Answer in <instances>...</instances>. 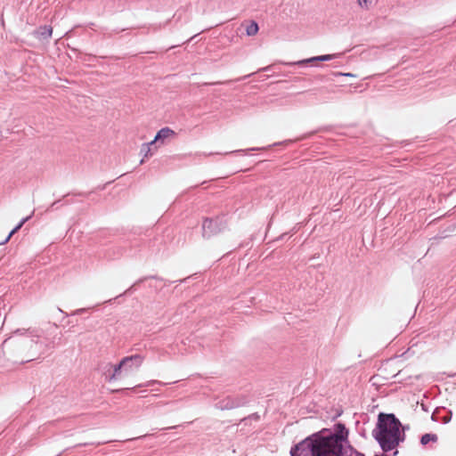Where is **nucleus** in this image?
<instances>
[{"label": "nucleus", "mask_w": 456, "mask_h": 456, "mask_svg": "<svg viewBox=\"0 0 456 456\" xmlns=\"http://www.w3.org/2000/svg\"><path fill=\"white\" fill-rule=\"evenodd\" d=\"M348 430L344 424L335 426L334 433L314 434L304 439L290 450L291 456H342Z\"/></svg>", "instance_id": "obj_1"}, {"label": "nucleus", "mask_w": 456, "mask_h": 456, "mask_svg": "<svg viewBox=\"0 0 456 456\" xmlns=\"http://www.w3.org/2000/svg\"><path fill=\"white\" fill-rule=\"evenodd\" d=\"M401 423L393 414L379 415L378 432L375 436L385 452L395 449L400 441Z\"/></svg>", "instance_id": "obj_2"}, {"label": "nucleus", "mask_w": 456, "mask_h": 456, "mask_svg": "<svg viewBox=\"0 0 456 456\" xmlns=\"http://www.w3.org/2000/svg\"><path fill=\"white\" fill-rule=\"evenodd\" d=\"M143 362L140 354L124 357L118 364H108L104 371L105 379L109 382L131 376Z\"/></svg>", "instance_id": "obj_3"}, {"label": "nucleus", "mask_w": 456, "mask_h": 456, "mask_svg": "<svg viewBox=\"0 0 456 456\" xmlns=\"http://www.w3.org/2000/svg\"><path fill=\"white\" fill-rule=\"evenodd\" d=\"M226 227V221L224 216L205 217L202 220V236L209 239L220 233Z\"/></svg>", "instance_id": "obj_4"}, {"label": "nucleus", "mask_w": 456, "mask_h": 456, "mask_svg": "<svg viewBox=\"0 0 456 456\" xmlns=\"http://www.w3.org/2000/svg\"><path fill=\"white\" fill-rule=\"evenodd\" d=\"M175 132L174 130H172V129H171V128H169V127H164V128L160 129V130L157 133V134H156V136H155L154 140H153V141H151V142H150V144H154V143H155L156 142H158V141H163V140H165V139H167V138L173 137V136H175Z\"/></svg>", "instance_id": "obj_5"}, {"label": "nucleus", "mask_w": 456, "mask_h": 456, "mask_svg": "<svg viewBox=\"0 0 456 456\" xmlns=\"http://www.w3.org/2000/svg\"><path fill=\"white\" fill-rule=\"evenodd\" d=\"M259 30L258 25L256 21H250L246 27V33L248 36L252 37L257 34Z\"/></svg>", "instance_id": "obj_6"}, {"label": "nucleus", "mask_w": 456, "mask_h": 456, "mask_svg": "<svg viewBox=\"0 0 456 456\" xmlns=\"http://www.w3.org/2000/svg\"><path fill=\"white\" fill-rule=\"evenodd\" d=\"M336 56H337L336 54L321 55V56L310 58V59L305 60V61H299L298 64H302V63L309 62V61H330V60H332L333 58H335Z\"/></svg>", "instance_id": "obj_7"}, {"label": "nucleus", "mask_w": 456, "mask_h": 456, "mask_svg": "<svg viewBox=\"0 0 456 456\" xmlns=\"http://www.w3.org/2000/svg\"><path fill=\"white\" fill-rule=\"evenodd\" d=\"M438 437L436 434H425L421 436L420 443L422 445H426L430 442L436 443Z\"/></svg>", "instance_id": "obj_8"}, {"label": "nucleus", "mask_w": 456, "mask_h": 456, "mask_svg": "<svg viewBox=\"0 0 456 456\" xmlns=\"http://www.w3.org/2000/svg\"><path fill=\"white\" fill-rule=\"evenodd\" d=\"M38 33H39L40 37H42L44 38L50 37L53 33V28L50 26L40 27L38 28Z\"/></svg>", "instance_id": "obj_9"}, {"label": "nucleus", "mask_w": 456, "mask_h": 456, "mask_svg": "<svg viewBox=\"0 0 456 456\" xmlns=\"http://www.w3.org/2000/svg\"><path fill=\"white\" fill-rule=\"evenodd\" d=\"M29 219V216L23 218L18 225H15V228L9 233L7 238L4 240L3 243H6L9 241V240L12 238V236L16 233L22 226L23 224Z\"/></svg>", "instance_id": "obj_10"}, {"label": "nucleus", "mask_w": 456, "mask_h": 456, "mask_svg": "<svg viewBox=\"0 0 456 456\" xmlns=\"http://www.w3.org/2000/svg\"><path fill=\"white\" fill-rule=\"evenodd\" d=\"M357 3L361 8L363 9H369L370 7V1L369 0H357Z\"/></svg>", "instance_id": "obj_11"}, {"label": "nucleus", "mask_w": 456, "mask_h": 456, "mask_svg": "<svg viewBox=\"0 0 456 456\" xmlns=\"http://www.w3.org/2000/svg\"><path fill=\"white\" fill-rule=\"evenodd\" d=\"M151 145V144H150V142L147 143V144H143L142 145V149L145 150V151H146L145 156H148V154L150 153V151H151V148H150Z\"/></svg>", "instance_id": "obj_12"}, {"label": "nucleus", "mask_w": 456, "mask_h": 456, "mask_svg": "<svg viewBox=\"0 0 456 456\" xmlns=\"http://www.w3.org/2000/svg\"><path fill=\"white\" fill-rule=\"evenodd\" d=\"M336 76H345V77H354L352 73H343V72H337L335 73Z\"/></svg>", "instance_id": "obj_13"}, {"label": "nucleus", "mask_w": 456, "mask_h": 456, "mask_svg": "<svg viewBox=\"0 0 456 456\" xmlns=\"http://www.w3.org/2000/svg\"><path fill=\"white\" fill-rule=\"evenodd\" d=\"M4 134L2 132V130L0 129V142L4 140Z\"/></svg>", "instance_id": "obj_14"}]
</instances>
